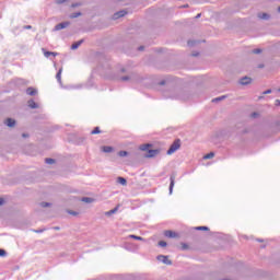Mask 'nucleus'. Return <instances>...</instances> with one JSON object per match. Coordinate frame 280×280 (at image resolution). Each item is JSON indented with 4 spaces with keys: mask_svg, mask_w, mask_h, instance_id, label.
<instances>
[{
    "mask_svg": "<svg viewBox=\"0 0 280 280\" xmlns=\"http://www.w3.org/2000/svg\"><path fill=\"white\" fill-rule=\"evenodd\" d=\"M166 97H170L171 100H188L187 93L183 90L173 91L172 95Z\"/></svg>",
    "mask_w": 280,
    "mask_h": 280,
    "instance_id": "1",
    "label": "nucleus"
},
{
    "mask_svg": "<svg viewBox=\"0 0 280 280\" xmlns=\"http://www.w3.org/2000/svg\"><path fill=\"white\" fill-rule=\"evenodd\" d=\"M180 149V140H175L172 144H171V147H170V149L167 150V154L170 155V154H174V152H176V150H179Z\"/></svg>",
    "mask_w": 280,
    "mask_h": 280,
    "instance_id": "2",
    "label": "nucleus"
},
{
    "mask_svg": "<svg viewBox=\"0 0 280 280\" xmlns=\"http://www.w3.org/2000/svg\"><path fill=\"white\" fill-rule=\"evenodd\" d=\"M69 25H71V22H62V23H59L57 24L52 32H60V30H67V27H69Z\"/></svg>",
    "mask_w": 280,
    "mask_h": 280,
    "instance_id": "3",
    "label": "nucleus"
},
{
    "mask_svg": "<svg viewBox=\"0 0 280 280\" xmlns=\"http://www.w3.org/2000/svg\"><path fill=\"white\" fill-rule=\"evenodd\" d=\"M158 261H161L162 264H165L166 266H172V260L167 256L159 255Z\"/></svg>",
    "mask_w": 280,
    "mask_h": 280,
    "instance_id": "4",
    "label": "nucleus"
},
{
    "mask_svg": "<svg viewBox=\"0 0 280 280\" xmlns=\"http://www.w3.org/2000/svg\"><path fill=\"white\" fill-rule=\"evenodd\" d=\"M171 184H170V196H172L173 191H174V185H175V180H176V175H171L170 177Z\"/></svg>",
    "mask_w": 280,
    "mask_h": 280,
    "instance_id": "5",
    "label": "nucleus"
},
{
    "mask_svg": "<svg viewBox=\"0 0 280 280\" xmlns=\"http://www.w3.org/2000/svg\"><path fill=\"white\" fill-rule=\"evenodd\" d=\"M165 237H170L171 240H174L175 237H178V234L176 232L167 230L164 232Z\"/></svg>",
    "mask_w": 280,
    "mask_h": 280,
    "instance_id": "6",
    "label": "nucleus"
},
{
    "mask_svg": "<svg viewBox=\"0 0 280 280\" xmlns=\"http://www.w3.org/2000/svg\"><path fill=\"white\" fill-rule=\"evenodd\" d=\"M250 82H253V80L248 77H244L240 80V84H242L243 86L250 84Z\"/></svg>",
    "mask_w": 280,
    "mask_h": 280,
    "instance_id": "7",
    "label": "nucleus"
},
{
    "mask_svg": "<svg viewBox=\"0 0 280 280\" xmlns=\"http://www.w3.org/2000/svg\"><path fill=\"white\" fill-rule=\"evenodd\" d=\"M27 106H28V108H32V109L40 108V105L38 103L34 102V100H28Z\"/></svg>",
    "mask_w": 280,
    "mask_h": 280,
    "instance_id": "8",
    "label": "nucleus"
},
{
    "mask_svg": "<svg viewBox=\"0 0 280 280\" xmlns=\"http://www.w3.org/2000/svg\"><path fill=\"white\" fill-rule=\"evenodd\" d=\"M156 154H159V149H154V150L151 149L148 151L147 159H152L156 156Z\"/></svg>",
    "mask_w": 280,
    "mask_h": 280,
    "instance_id": "9",
    "label": "nucleus"
},
{
    "mask_svg": "<svg viewBox=\"0 0 280 280\" xmlns=\"http://www.w3.org/2000/svg\"><path fill=\"white\" fill-rule=\"evenodd\" d=\"M5 125L9 127V128H14V126H16V120L12 119V118H8L5 120Z\"/></svg>",
    "mask_w": 280,
    "mask_h": 280,
    "instance_id": "10",
    "label": "nucleus"
},
{
    "mask_svg": "<svg viewBox=\"0 0 280 280\" xmlns=\"http://www.w3.org/2000/svg\"><path fill=\"white\" fill-rule=\"evenodd\" d=\"M126 14H128V12H126L125 10L118 11L114 14V19H121V16H126Z\"/></svg>",
    "mask_w": 280,
    "mask_h": 280,
    "instance_id": "11",
    "label": "nucleus"
},
{
    "mask_svg": "<svg viewBox=\"0 0 280 280\" xmlns=\"http://www.w3.org/2000/svg\"><path fill=\"white\" fill-rule=\"evenodd\" d=\"M38 93V90L37 89H34V88H28L27 90H26V94L27 95H31V96H34V95H36Z\"/></svg>",
    "mask_w": 280,
    "mask_h": 280,
    "instance_id": "12",
    "label": "nucleus"
},
{
    "mask_svg": "<svg viewBox=\"0 0 280 280\" xmlns=\"http://www.w3.org/2000/svg\"><path fill=\"white\" fill-rule=\"evenodd\" d=\"M56 80L62 84V68L59 69V71L56 74Z\"/></svg>",
    "mask_w": 280,
    "mask_h": 280,
    "instance_id": "13",
    "label": "nucleus"
},
{
    "mask_svg": "<svg viewBox=\"0 0 280 280\" xmlns=\"http://www.w3.org/2000/svg\"><path fill=\"white\" fill-rule=\"evenodd\" d=\"M117 211H119V206L115 207L114 209L106 211L105 215L110 217L114 215V213H116Z\"/></svg>",
    "mask_w": 280,
    "mask_h": 280,
    "instance_id": "14",
    "label": "nucleus"
},
{
    "mask_svg": "<svg viewBox=\"0 0 280 280\" xmlns=\"http://www.w3.org/2000/svg\"><path fill=\"white\" fill-rule=\"evenodd\" d=\"M258 19H261L262 21H268L270 19V14L268 13H259Z\"/></svg>",
    "mask_w": 280,
    "mask_h": 280,
    "instance_id": "15",
    "label": "nucleus"
},
{
    "mask_svg": "<svg viewBox=\"0 0 280 280\" xmlns=\"http://www.w3.org/2000/svg\"><path fill=\"white\" fill-rule=\"evenodd\" d=\"M82 43H84V39L75 42L74 44L71 45V49H73V50L78 49L80 47V45H82Z\"/></svg>",
    "mask_w": 280,
    "mask_h": 280,
    "instance_id": "16",
    "label": "nucleus"
},
{
    "mask_svg": "<svg viewBox=\"0 0 280 280\" xmlns=\"http://www.w3.org/2000/svg\"><path fill=\"white\" fill-rule=\"evenodd\" d=\"M117 183H119V185H122V186L128 185V182L124 177H118L117 178Z\"/></svg>",
    "mask_w": 280,
    "mask_h": 280,
    "instance_id": "17",
    "label": "nucleus"
},
{
    "mask_svg": "<svg viewBox=\"0 0 280 280\" xmlns=\"http://www.w3.org/2000/svg\"><path fill=\"white\" fill-rule=\"evenodd\" d=\"M128 237H129V240H138L139 242H143V237L137 236L135 234H130Z\"/></svg>",
    "mask_w": 280,
    "mask_h": 280,
    "instance_id": "18",
    "label": "nucleus"
},
{
    "mask_svg": "<svg viewBox=\"0 0 280 280\" xmlns=\"http://www.w3.org/2000/svg\"><path fill=\"white\" fill-rule=\"evenodd\" d=\"M102 151L105 152L106 154L113 152V147H103Z\"/></svg>",
    "mask_w": 280,
    "mask_h": 280,
    "instance_id": "19",
    "label": "nucleus"
},
{
    "mask_svg": "<svg viewBox=\"0 0 280 280\" xmlns=\"http://www.w3.org/2000/svg\"><path fill=\"white\" fill-rule=\"evenodd\" d=\"M45 58H49V56H58V52L44 51Z\"/></svg>",
    "mask_w": 280,
    "mask_h": 280,
    "instance_id": "20",
    "label": "nucleus"
},
{
    "mask_svg": "<svg viewBox=\"0 0 280 280\" xmlns=\"http://www.w3.org/2000/svg\"><path fill=\"white\" fill-rule=\"evenodd\" d=\"M45 163H47V165H54V163H56V160L51 159V158H47L45 160Z\"/></svg>",
    "mask_w": 280,
    "mask_h": 280,
    "instance_id": "21",
    "label": "nucleus"
},
{
    "mask_svg": "<svg viewBox=\"0 0 280 280\" xmlns=\"http://www.w3.org/2000/svg\"><path fill=\"white\" fill-rule=\"evenodd\" d=\"M82 202H86L88 205H90L91 202H93V198L83 197V198H82Z\"/></svg>",
    "mask_w": 280,
    "mask_h": 280,
    "instance_id": "22",
    "label": "nucleus"
},
{
    "mask_svg": "<svg viewBox=\"0 0 280 280\" xmlns=\"http://www.w3.org/2000/svg\"><path fill=\"white\" fill-rule=\"evenodd\" d=\"M213 156H215V153L210 152V153L206 154V155L203 156V159H205V160H209V159H213Z\"/></svg>",
    "mask_w": 280,
    "mask_h": 280,
    "instance_id": "23",
    "label": "nucleus"
},
{
    "mask_svg": "<svg viewBox=\"0 0 280 280\" xmlns=\"http://www.w3.org/2000/svg\"><path fill=\"white\" fill-rule=\"evenodd\" d=\"M78 16H82V12H75L70 15V19H78Z\"/></svg>",
    "mask_w": 280,
    "mask_h": 280,
    "instance_id": "24",
    "label": "nucleus"
},
{
    "mask_svg": "<svg viewBox=\"0 0 280 280\" xmlns=\"http://www.w3.org/2000/svg\"><path fill=\"white\" fill-rule=\"evenodd\" d=\"M100 132H102L100 130V127H95L92 131H91V135H100Z\"/></svg>",
    "mask_w": 280,
    "mask_h": 280,
    "instance_id": "25",
    "label": "nucleus"
},
{
    "mask_svg": "<svg viewBox=\"0 0 280 280\" xmlns=\"http://www.w3.org/2000/svg\"><path fill=\"white\" fill-rule=\"evenodd\" d=\"M196 231H209V226H197Z\"/></svg>",
    "mask_w": 280,
    "mask_h": 280,
    "instance_id": "26",
    "label": "nucleus"
},
{
    "mask_svg": "<svg viewBox=\"0 0 280 280\" xmlns=\"http://www.w3.org/2000/svg\"><path fill=\"white\" fill-rule=\"evenodd\" d=\"M150 147H151V144H150V143H147V144H143L142 147H140V150L145 151V150H148Z\"/></svg>",
    "mask_w": 280,
    "mask_h": 280,
    "instance_id": "27",
    "label": "nucleus"
},
{
    "mask_svg": "<svg viewBox=\"0 0 280 280\" xmlns=\"http://www.w3.org/2000/svg\"><path fill=\"white\" fill-rule=\"evenodd\" d=\"M158 244H159V246H161L162 248H165V246H167V242H165V241H160Z\"/></svg>",
    "mask_w": 280,
    "mask_h": 280,
    "instance_id": "28",
    "label": "nucleus"
},
{
    "mask_svg": "<svg viewBox=\"0 0 280 280\" xmlns=\"http://www.w3.org/2000/svg\"><path fill=\"white\" fill-rule=\"evenodd\" d=\"M119 156H128V151H120L118 152Z\"/></svg>",
    "mask_w": 280,
    "mask_h": 280,
    "instance_id": "29",
    "label": "nucleus"
},
{
    "mask_svg": "<svg viewBox=\"0 0 280 280\" xmlns=\"http://www.w3.org/2000/svg\"><path fill=\"white\" fill-rule=\"evenodd\" d=\"M50 205H51V203L45 202V201L40 202V207H43L44 209L47 208V207H49Z\"/></svg>",
    "mask_w": 280,
    "mask_h": 280,
    "instance_id": "30",
    "label": "nucleus"
},
{
    "mask_svg": "<svg viewBox=\"0 0 280 280\" xmlns=\"http://www.w3.org/2000/svg\"><path fill=\"white\" fill-rule=\"evenodd\" d=\"M222 100H224V96L213 98L212 102H222Z\"/></svg>",
    "mask_w": 280,
    "mask_h": 280,
    "instance_id": "31",
    "label": "nucleus"
},
{
    "mask_svg": "<svg viewBox=\"0 0 280 280\" xmlns=\"http://www.w3.org/2000/svg\"><path fill=\"white\" fill-rule=\"evenodd\" d=\"M65 2H67V0H56L57 5H62Z\"/></svg>",
    "mask_w": 280,
    "mask_h": 280,
    "instance_id": "32",
    "label": "nucleus"
},
{
    "mask_svg": "<svg viewBox=\"0 0 280 280\" xmlns=\"http://www.w3.org/2000/svg\"><path fill=\"white\" fill-rule=\"evenodd\" d=\"M196 45V40H188V47H194Z\"/></svg>",
    "mask_w": 280,
    "mask_h": 280,
    "instance_id": "33",
    "label": "nucleus"
},
{
    "mask_svg": "<svg viewBox=\"0 0 280 280\" xmlns=\"http://www.w3.org/2000/svg\"><path fill=\"white\" fill-rule=\"evenodd\" d=\"M120 80H121L122 82H128V80H130V77H122V78H120Z\"/></svg>",
    "mask_w": 280,
    "mask_h": 280,
    "instance_id": "34",
    "label": "nucleus"
},
{
    "mask_svg": "<svg viewBox=\"0 0 280 280\" xmlns=\"http://www.w3.org/2000/svg\"><path fill=\"white\" fill-rule=\"evenodd\" d=\"M253 54H261V49L260 48H256L253 50Z\"/></svg>",
    "mask_w": 280,
    "mask_h": 280,
    "instance_id": "35",
    "label": "nucleus"
},
{
    "mask_svg": "<svg viewBox=\"0 0 280 280\" xmlns=\"http://www.w3.org/2000/svg\"><path fill=\"white\" fill-rule=\"evenodd\" d=\"M0 257H5V249H0Z\"/></svg>",
    "mask_w": 280,
    "mask_h": 280,
    "instance_id": "36",
    "label": "nucleus"
},
{
    "mask_svg": "<svg viewBox=\"0 0 280 280\" xmlns=\"http://www.w3.org/2000/svg\"><path fill=\"white\" fill-rule=\"evenodd\" d=\"M270 93H272V90H266V91L264 92V95H270Z\"/></svg>",
    "mask_w": 280,
    "mask_h": 280,
    "instance_id": "37",
    "label": "nucleus"
},
{
    "mask_svg": "<svg viewBox=\"0 0 280 280\" xmlns=\"http://www.w3.org/2000/svg\"><path fill=\"white\" fill-rule=\"evenodd\" d=\"M70 215H78V212L69 211Z\"/></svg>",
    "mask_w": 280,
    "mask_h": 280,
    "instance_id": "38",
    "label": "nucleus"
},
{
    "mask_svg": "<svg viewBox=\"0 0 280 280\" xmlns=\"http://www.w3.org/2000/svg\"><path fill=\"white\" fill-rule=\"evenodd\" d=\"M22 137H23L24 139H27V137H30V135L23 133Z\"/></svg>",
    "mask_w": 280,
    "mask_h": 280,
    "instance_id": "39",
    "label": "nucleus"
},
{
    "mask_svg": "<svg viewBox=\"0 0 280 280\" xmlns=\"http://www.w3.org/2000/svg\"><path fill=\"white\" fill-rule=\"evenodd\" d=\"M143 49H144V47H143V46H140V47L138 48V51H143Z\"/></svg>",
    "mask_w": 280,
    "mask_h": 280,
    "instance_id": "40",
    "label": "nucleus"
},
{
    "mask_svg": "<svg viewBox=\"0 0 280 280\" xmlns=\"http://www.w3.org/2000/svg\"><path fill=\"white\" fill-rule=\"evenodd\" d=\"M25 30H32V25H27L24 27Z\"/></svg>",
    "mask_w": 280,
    "mask_h": 280,
    "instance_id": "41",
    "label": "nucleus"
},
{
    "mask_svg": "<svg viewBox=\"0 0 280 280\" xmlns=\"http://www.w3.org/2000/svg\"><path fill=\"white\" fill-rule=\"evenodd\" d=\"M5 201L2 199V198H0V207H1V205H3Z\"/></svg>",
    "mask_w": 280,
    "mask_h": 280,
    "instance_id": "42",
    "label": "nucleus"
},
{
    "mask_svg": "<svg viewBox=\"0 0 280 280\" xmlns=\"http://www.w3.org/2000/svg\"><path fill=\"white\" fill-rule=\"evenodd\" d=\"M54 230H55V231H60V228L55 226Z\"/></svg>",
    "mask_w": 280,
    "mask_h": 280,
    "instance_id": "43",
    "label": "nucleus"
},
{
    "mask_svg": "<svg viewBox=\"0 0 280 280\" xmlns=\"http://www.w3.org/2000/svg\"><path fill=\"white\" fill-rule=\"evenodd\" d=\"M200 16H201V14L199 13V14L196 15L195 19H200Z\"/></svg>",
    "mask_w": 280,
    "mask_h": 280,
    "instance_id": "44",
    "label": "nucleus"
},
{
    "mask_svg": "<svg viewBox=\"0 0 280 280\" xmlns=\"http://www.w3.org/2000/svg\"><path fill=\"white\" fill-rule=\"evenodd\" d=\"M35 233H43V230H37L35 231Z\"/></svg>",
    "mask_w": 280,
    "mask_h": 280,
    "instance_id": "45",
    "label": "nucleus"
},
{
    "mask_svg": "<svg viewBox=\"0 0 280 280\" xmlns=\"http://www.w3.org/2000/svg\"><path fill=\"white\" fill-rule=\"evenodd\" d=\"M252 116H253V117H257V113H253Z\"/></svg>",
    "mask_w": 280,
    "mask_h": 280,
    "instance_id": "46",
    "label": "nucleus"
},
{
    "mask_svg": "<svg viewBox=\"0 0 280 280\" xmlns=\"http://www.w3.org/2000/svg\"><path fill=\"white\" fill-rule=\"evenodd\" d=\"M160 84H161V85L165 84V81H161Z\"/></svg>",
    "mask_w": 280,
    "mask_h": 280,
    "instance_id": "47",
    "label": "nucleus"
},
{
    "mask_svg": "<svg viewBox=\"0 0 280 280\" xmlns=\"http://www.w3.org/2000/svg\"><path fill=\"white\" fill-rule=\"evenodd\" d=\"M276 102H277V104H280V101H279V100H277Z\"/></svg>",
    "mask_w": 280,
    "mask_h": 280,
    "instance_id": "48",
    "label": "nucleus"
},
{
    "mask_svg": "<svg viewBox=\"0 0 280 280\" xmlns=\"http://www.w3.org/2000/svg\"><path fill=\"white\" fill-rule=\"evenodd\" d=\"M257 242H264V240H257Z\"/></svg>",
    "mask_w": 280,
    "mask_h": 280,
    "instance_id": "49",
    "label": "nucleus"
},
{
    "mask_svg": "<svg viewBox=\"0 0 280 280\" xmlns=\"http://www.w3.org/2000/svg\"><path fill=\"white\" fill-rule=\"evenodd\" d=\"M278 12H280V7L278 8Z\"/></svg>",
    "mask_w": 280,
    "mask_h": 280,
    "instance_id": "50",
    "label": "nucleus"
},
{
    "mask_svg": "<svg viewBox=\"0 0 280 280\" xmlns=\"http://www.w3.org/2000/svg\"><path fill=\"white\" fill-rule=\"evenodd\" d=\"M192 56H198L197 54L192 55Z\"/></svg>",
    "mask_w": 280,
    "mask_h": 280,
    "instance_id": "51",
    "label": "nucleus"
}]
</instances>
